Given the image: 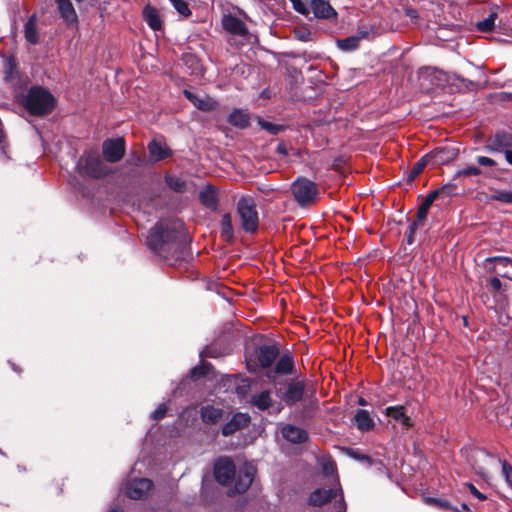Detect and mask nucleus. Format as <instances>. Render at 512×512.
Here are the masks:
<instances>
[{
	"instance_id": "1",
	"label": "nucleus",
	"mask_w": 512,
	"mask_h": 512,
	"mask_svg": "<svg viewBox=\"0 0 512 512\" xmlns=\"http://www.w3.org/2000/svg\"><path fill=\"white\" fill-rule=\"evenodd\" d=\"M176 239L175 228L168 223L158 222L150 230L147 244L151 250L172 264L183 257V252H178L179 245L176 243Z\"/></svg>"
},
{
	"instance_id": "2",
	"label": "nucleus",
	"mask_w": 512,
	"mask_h": 512,
	"mask_svg": "<svg viewBox=\"0 0 512 512\" xmlns=\"http://www.w3.org/2000/svg\"><path fill=\"white\" fill-rule=\"evenodd\" d=\"M55 105L53 95L42 87L29 89L23 99V106L32 115L43 116L52 111Z\"/></svg>"
},
{
	"instance_id": "3",
	"label": "nucleus",
	"mask_w": 512,
	"mask_h": 512,
	"mask_svg": "<svg viewBox=\"0 0 512 512\" xmlns=\"http://www.w3.org/2000/svg\"><path fill=\"white\" fill-rule=\"evenodd\" d=\"M332 499H336L334 502L335 512H345L346 503L343 498V491L340 485L339 479L334 478V483H331L329 488L322 487L314 490L309 496V504L312 506L320 507Z\"/></svg>"
},
{
	"instance_id": "4",
	"label": "nucleus",
	"mask_w": 512,
	"mask_h": 512,
	"mask_svg": "<svg viewBox=\"0 0 512 512\" xmlns=\"http://www.w3.org/2000/svg\"><path fill=\"white\" fill-rule=\"evenodd\" d=\"M295 201L302 207L311 205L319 195V189L313 181L299 177L291 185Z\"/></svg>"
},
{
	"instance_id": "5",
	"label": "nucleus",
	"mask_w": 512,
	"mask_h": 512,
	"mask_svg": "<svg viewBox=\"0 0 512 512\" xmlns=\"http://www.w3.org/2000/svg\"><path fill=\"white\" fill-rule=\"evenodd\" d=\"M237 213L241 219V226L246 232H255L258 228V212L256 203L250 196H242L237 203Z\"/></svg>"
},
{
	"instance_id": "6",
	"label": "nucleus",
	"mask_w": 512,
	"mask_h": 512,
	"mask_svg": "<svg viewBox=\"0 0 512 512\" xmlns=\"http://www.w3.org/2000/svg\"><path fill=\"white\" fill-rule=\"evenodd\" d=\"M78 168L81 174L92 178H101L111 172V169L95 152L88 153L80 158Z\"/></svg>"
},
{
	"instance_id": "7",
	"label": "nucleus",
	"mask_w": 512,
	"mask_h": 512,
	"mask_svg": "<svg viewBox=\"0 0 512 512\" xmlns=\"http://www.w3.org/2000/svg\"><path fill=\"white\" fill-rule=\"evenodd\" d=\"M486 149L489 152L503 153L507 163L512 166V134H495L487 140Z\"/></svg>"
},
{
	"instance_id": "8",
	"label": "nucleus",
	"mask_w": 512,
	"mask_h": 512,
	"mask_svg": "<svg viewBox=\"0 0 512 512\" xmlns=\"http://www.w3.org/2000/svg\"><path fill=\"white\" fill-rule=\"evenodd\" d=\"M420 86L428 90L430 86H441L447 81L446 74L432 67H424L418 71Z\"/></svg>"
},
{
	"instance_id": "9",
	"label": "nucleus",
	"mask_w": 512,
	"mask_h": 512,
	"mask_svg": "<svg viewBox=\"0 0 512 512\" xmlns=\"http://www.w3.org/2000/svg\"><path fill=\"white\" fill-rule=\"evenodd\" d=\"M102 151L108 162H118L125 154V141L121 137L105 140L102 145Z\"/></svg>"
},
{
	"instance_id": "10",
	"label": "nucleus",
	"mask_w": 512,
	"mask_h": 512,
	"mask_svg": "<svg viewBox=\"0 0 512 512\" xmlns=\"http://www.w3.org/2000/svg\"><path fill=\"white\" fill-rule=\"evenodd\" d=\"M235 465L229 458H220L215 462L214 475L222 485H228L235 476Z\"/></svg>"
},
{
	"instance_id": "11",
	"label": "nucleus",
	"mask_w": 512,
	"mask_h": 512,
	"mask_svg": "<svg viewBox=\"0 0 512 512\" xmlns=\"http://www.w3.org/2000/svg\"><path fill=\"white\" fill-rule=\"evenodd\" d=\"M152 487V481L147 478L134 479L126 484L125 493L129 498L138 500L147 496Z\"/></svg>"
},
{
	"instance_id": "12",
	"label": "nucleus",
	"mask_w": 512,
	"mask_h": 512,
	"mask_svg": "<svg viewBox=\"0 0 512 512\" xmlns=\"http://www.w3.org/2000/svg\"><path fill=\"white\" fill-rule=\"evenodd\" d=\"M294 368L293 358L285 354L276 363L275 367L266 371L265 376L272 382L276 380L277 375L292 374Z\"/></svg>"
},
{
	"instance_id": "13",
	"label": "nucleus",
	"mask_w": 512,
	"mask_h": 512,
	"mask_svg": "<svg viewBox=\"0 0 512 512\" xmlns=\"http://www.w3.org/2000/svg\"><path fill=\"white\" fill-rule=\"evenodd\" d=\"M256 469L251 464L244 465L238 472L234 490L237 493H244L252 484Z\"/></svg>"
},
{
	"instance_id": "14",
	"label": "nucleus",
	"mask_w": 512,
	"mask_h": 512,
	"mask_svg": "<svg viewBox=\"0 0 512 512\" xmlns=\"http://www.w3.org/2000/svg\"><path fill=\"white\" fill-rule=\"evenodd\" d=\"M305 390L303 381H291L286 391L282 394L281 398L286 405L291 406L302 400Z\"/></svg>"
},
{
	"instance_id": "15",
	"label": "nucleus",
	"mask_w": 512,
	"mask_h": 512,
	"mask_svg": "<svg viewBox=\"0 0 512 512\" xmlns=\"http://www.w3.org/2000/svg\"><path fill=\"white\" fill-rule=\"evenodd\" d=\"M279 356V349L275 345H267L259 348L258 362L263 369H272V364Z\"/></svg>"
},
{
	"instance_id": "16",
	"label": "nucleus",
	"mask_w": 512,
	"mask_h": 512,
	"mask_svg": "<svg viewBox=\"0 0 512 512\" xmlns=\"http://www.w3.org/2000/svg\"><path fill=\"white\" fill-rule=\"evenodd\" d=\"M281 433L285 440L294 444L304 443L308 439V433L304 429L292 424L284 425Z\"/></svg>"
},
{
	"instance_id": "17",
	"label": "nucleus",
	"mask_w": 512,
	"mask_h": 512,
	"mask_svg": "<svg viewBox=\"0 0 512 512\" xmlns=\"http://www.w3.org/2000/svg\"><path fill=\"white\" fill-rule=\"evenodd\" d=\"M148 151L153 162L164 160L172 155V151L160 139H153L148 144Z\"/></svg>"
},
{
	"instance_id": "18",
	"label": "nucleus",
	"mask_w": 512,
	"mask_h": 512,
	"mask_svg": "<svg viewBox=\"0 0 512 512\" xmlns=\"http://www.w3.org/2000/svg\"><path fill=\"white\" fill-rule=\"evenodd\" d=\"M250 422V417L244 413L235 414L232 419L222 427V434L230 436L241 428L246 427Z\"/></svg>"
},
{
	"instance_id": "19",
	"label": "nucleus",
	"mask_w": 512,
	"mask_h": 512,
	"mask_svg": "<svg viewBox=\"0 0 512 512\" xmlns=\"http://www.w3.org/2000/svg\"><path fill=\"white\" fill-rule=\"evenodd\" d=\"M223 27L226 31L239 36H245L248 33L244 22L234 16L225 17L223 19Z\"/></svg>"
},
{
	"instance_id": "20",
	"label": "nucleus",
	"mask_w": 512,
	"mask_h": 512,
	"mask_svg": "<svg viewBox=\"0 0 512 512\" xmlns=\"http://www.w3.org/2000/svg\"><path fill=\"white\" fill-rule=\"evenodd\" d=\"M311 9L315 17L328 19L335 14L334 9L328 1L325 0H312Z\"/></svg>"
},
{
	"instance_id": "21",
	"label": "nucleus",
	"mask_w": 512,
	"mask_h": 512,
	"mask_svg": "<svg viewBox=\"0 0 512 512\" xmlns=\"http://www.w3.org/2000/svg\"><path fill=\"white\" fill-rule=\"evenodd\" d=\"M271 395L272 392L270 390H263L259 393H256L251 397V404L257 407L259 410H267L274 403Z\"/></svg>"
},
{
	"instance_id": "22",
	"label": "nucleus",
	"mask_w": 512,
	"mask_h": 512,
	"mask_svg": "<svg viewBox=\"0 0 512 512\" xmlns=\"http://www.w3.org/2000/svg\"><path fill=\"white\" fill-rule=\"evenodd\" d=\"M143 16L151 29L160 30L162 28V20L159 11L155 7L147 5L143 10Z\"/></svg>"
},
{
	"instance_id": "23",
	"label": "nucleus",
	"mask_w": 512,
	"mask_h": 512,
	"mask_svg": "<svg viewBox=\"0 0 512 512\" xmlns=\"http://www.w3.org/2000/svg\"><path fill=\"white\" fill-rule=\"evenodd\" d=\"M57 7L61 17L69 24L77 21V14L70 0H57Z\"/></svg>"
},
{
	"instance_id": "24",
	"label": "nucleus",
	"mask_w": 512,
	"mask_h": 512,
	"mask_svg": "<svg viewBox=\"0 0 512 512\" xmlns=\"http://www.w3.org/2000/svg\"><path fill=\"white\" fill-rule=\"evenodd\" d=\"M36 15L33 14L30 16V18L27 20V22L24 25V37L27 42L30 44H37L39 42V33L36 25Z\"/></svg>"
},
{
	"instance_id": "25",
	"label": "nucleus",
	"mask_w": 512,
	"mask_h": 512,
	"mask_svg": "<svg viewBox=\"0 0 512 512\" xmlns=\"http://www.w3.org/2000/svg\"><path fill=\"white\" fill-rule=\"evenodd\" d=\"M222 410L212 405H206L201 408V418L205 423L216 424L222 418Z\"/></svg>"
},
{
	"instance_id": "26",
	"label": "nucleus",
	"mask_w": 512,
	"mask_h": 512,
	"mask_svg": "<svg viewBox=\"0 0 512 512\" xmlns=\"http://www.w3.org/2000/svg\"><path fill=\"white\" fill-rule=\"evenodd\" d=\"M199 199L203 205L208 208L216 209L217 206V193L216 189L208 185L200 193Z\"/></svg>"
},
{
	"instance_id": "27",
	"label": "nucleus",
	"mask_w": 512,
	"mask_h": 512,
	"mask_svg": "<svg viewBox=\"0 0 512 512\" xmlns=\"http://www.w3.org/2000/svg\"><path fill=\"white\" fill-rule=\"evenodd\" d=\"M438 198V192H430L423 200L421 205L418 207L416 214V221L423 222L428 214V210L432 203Z\"/></svg>"
},
{
	"instance_id": "28",
	"label": "nucleus",
	"mask_w": 512,
	"mask_h": 512,
	"mask_svg": "<svg viewBox=\"0 0 512 512\" xmlns=\"http://www.w3.org/2000/svg\"><path fill=\"white\" fill-rule=\"evenodd\" d=\"M354 423L357 428L362 431H368L374 426V421L366 410L357 411L356 415L354 416Z\"/></svg>"
},
{
	"instance_id": "29",
	"label": "nucleus",
	"mask_w": 512,
	"mask_h": 512,
	"mask_svg": "<svg viewBox=\"0 0 512 512\" xmlns=\"http://www.w3.org/2000/svg\"><path fill=\"white\" fill-rule=\"evenodd\" d=\"M184 95L193 103L196 108L200 110L209 111L213 108V103L209 98H200L198 95L188 90H184Z\"/></svg>"
},
{
	"instance_id": "30",
	"label": "nucleus",
	"mask_w": 512,
	"mask_h": 512,
	"mask_svg": "<svg viewBox=\"0 0 512 512\" xmlns=\"http://www.w3.org/2000/svg\"><path fill=\"white\" fill-rule=\"evenodd\" d=\"M229 123L238 128L249 126V115L244 110L235 109L229 116Z\"/></svg>"
},
{
	"instance_id": "31",
	"label": "nucleus",
	"mask_w": 512,
	"mask_h": 512,
	"mask_svg": "<svg viewBox=\"0 0 512 512\" xmlns=\"http://www.w3.org/2000/svg\"><path fill=\"white\" fill-rule=\"evenodd\" d=\"M386 414L400 421L406 427L411 426L410 418L405 414L403 406H391L386 408Z\"/></svg>"
},
{
	"instance_id": "32",
	"label": "nucleus",
	"mask_w": 512,
	"mask_h": 512,
	"mask_svg": "<svg viewBox=\"0 0 512 512\" xmlns=\"http://www.w3.org/2000/svg\"><path fill=\"white\" fill-rule=\"evenodd\" d=\"M488 262H495L496 265L493 267V268H490V272L491 273H497L498 275H500L501 277H505V278H508L510 280H512V275L508 274V273H501L498 271L497 267L498 266H508V265H512V261L507 258V257H500V256H497V257H490V258H487Z\"/></svg>"
},
{
	"instance_id": "33",
	"label": "nucleus",
	"mask_w": 512,
	"mask_h": 512,
	"mask_svg": "<svg viewBox=\"0 0 512 512\" xmlns=\"http://www.w3.org/2000/svg\"><path fill=\"white\" fill-rule=\"evenodd\" d=\"M221 233L225 239H230L233 236L232 217L229 213L223 215L221 219Z\"/></svg>"
},
{
	"instance_id": "34",
	"label": "nucleus",
	"mask_w": 512,
	"mask_h": 512,
	"mask_svg": "<svg viewBox=\"0 0 512 512\" xmlns=\"http://www.w3.org/2000/svg\"><path fill=\"white\" fill-rule=\"evenodd\" d=\"M496 19L497 13L491 12L487 18H485L482 21H479L476 27L481 32H489L494 28Z\"/></svg>"
},
{
	"instance_id": "35",
	"label": "nucleus",
	"mask_w": 512,
	"mask_h": 512,
	"mask_svg": "<svg viewBox=\"0 0 512 512\" xmlns=\"http://www.w3.org/2000/svg\"><path fill=\"white\" fill-rule=\"evenodd\" d=\"M427 162V157H423L413 165V167L411 168L407 175V180L409 183L414 181V179L423 171V169L427 165Z\"/></svg>"
},
{
	"instance_id": "36",
	"label": "nucleus",
	"mask_w": 512,
	"mask_h": 512,
	"mask_svg": "<svg viewBox=\"0 0 512 512\" xmlns=\"http://www.w3.org/2000/svg\"><path fill=\"white\" fill-rule=\"evenodd\" d=\"M257 122L262 129L266 130L271 135H277L284 130V126L274 124L272 122L263 120L262 118H258Z\"/></svg>"
},
{
	"instance_id": "37",
	"label": "nucleus",
	"mask_w": 512,
	"mask_h": 512,
	"mask_svg": "<svg viewBox=\"0 0 512 512\" xmlns=\"http://www.w3.org/2000/svg\"><path fill=\"white\" fill-rule=\"evenodd\" d=\"M359 38L358 37H348L342 40H338V47L344 51H353L359 46Z\"/></svg>"
},
{
	"instance_id": "38",
	"label": "nucleus",
	"mask_w": 512,
	"mask_h": 512,
	"mask_svg": "<svg viewBox=\"0 0 512 512\" xmlns=\"http://www.w3.org/2000/svg\"><path fill=\"white\" fill-rule=\"evenodd\" d=\"M167 185L174 190L175 192H184L187 189L186 182L179 177H167L166 178Z\"/></svg>"
},
{
	"instance_id": "39",
	"label": "nucleus",
	"mask_w": 512,
	"mask_h": 512,
	"mask_svg": "<svg viewBox=\"0 0 512 512\" xmlns=\"http://www.w3.org/2000/svg\"><path fill=\"white\" fill-rule=\"evenodd\" d=\"M175 10L182 16L188 17L191 15L188 3L184 0H170Z\"/></svg>"
},
{
	"instance_id": "40",
	"label": "nucleus",
	"mask_w": 512,
	"mask_h": 512,
	"mask_svg": "<svg viewBox=\"0 0 512 512\" xmlns=\"http://www.w3.org/2000/svg\"><path fill=\"white\" fill-rule=\"evenodd\" d=\"M457 187L453 183H447L443 185L440 189L434 190L433 192H438V197H450L456 194Z\"/></svg>"
},
{
	"instance_id": "41",
	"label": "nucleus",
	"mask_w": 512,
	"mask_h": 512,
	"mask_svg": "<svg viewBox=\"0 0 512 512\" xmlns=\"http://www.w3.org/2000/svg\"><path fill=\"white\" fill-rule=\"evenodd\" d=\"M491 199L503 203H512V191H498L491 195Z\"/></svg>"
},
{
	"instance_id": "42",
	"label": "nucleus",
	"mask_w": 512,
	"mask_h": 512,
	"mask_svg": "<svg viewBox=\"0 0 512 512\" xmlns=\"http://www.w3.org/2000/svg\"><path fill=\"white\" fill-rule=\"evenodd\" d=\"M289 2L291 3L293 9L296 12L304 16H307L309 14L308 6L302 0H289Z\"/></svg>"
},
{
	"instance_id": "43",
	"label": "nucleus",
	"mask_w": 512,
	"mask_h": 512,
	"mask_svg": "<svg viewBox=\"0 0 512 512\" xmlns=\"http://www.w3.org/2000/svg\"><path fill=\"white\" fill-rule=\"evenodd\" d=\"M322 470L324 472V474L326 476H331L332 477V481L331 483H334V478L336 477L337 479L338 476L335 475V472H336V466L333 462L331 461H327V462H324L323 465H322Z\"/></svg>"
},
{
	"instance_id": "44",
	"label": "nucleus",
	"mask_w": 512,
	"mask_h": 512,
	"mask_svg": "<svg viewBox=\"0 0 512 512\" xmlns=\"http://www.w3.org/2000/svg\"><path fill=\"white\" fill-rule=\"evenodd\" d=\"M502 473L506 482L512 488V466L507 461L502 462Z\"/></svg>"
},
{
	"instance_id": "45",
	"label": "nucleus",
	"mask_w": 512,
	"mask_h": 512,
	"mask_svg": "<svg viewBox=\"0 0 512 512\" xmlns=\"http://www.w3.org/2000/svg\"><path fill=\"white\" fill-rule=\"evenodd\" d=\"M480 174H481V170L479 168L470 166V167H467V168L457 171V173L455 174V178L460 177V176L480 175Z\"/></svg>"
},
{
	"instance_id": "46",
	"label": "nucleus",
	"mask_w": 512,
	"mask_h": 512,
	"mask_svg": "<svg viewBox=\"0 0 512 512\" xmlns=\"http://www.w3.org/2000/svg\"><path fill=\"white\" fill-rule=\"evenodd\" d=\"M419 224H421V222L414 220V221L410 224V226H409V228H408L407 242H408V244H410V245H411V244L413 243V241H414L413 236H414V234H415L416 230L418 229Z\"/></svg>"
},
{
	"instance_id": "47",
	"label": "nucleus",
	"mask_w": 512,
	"mask_h": 512,
	"mask_svg": "<svg viewBox=\"0 0 512 512\" xmlns=\"http://www.w3.org/2000/svg\"><path fill=\"white\" fill-rule=\"evenodd\" d=\"M168 408L165 404H160L156 410L152 413V418L155 419V420H160L162 419L166 412H167Z\"/></svg>"
},
{
	"instance_id": "48",
	"label": "nucleus",
	"mask_w": 512,
	"mask_h": 512,
	"mask_svg": "<svg viewBox=\"0 0 512 512\" xmlns=\"http://www.w3.org/2000/svg\"><path fill=\"white\" fill-rule=\"evenodd\" d=\"M429 501L431 503H434L435 505H437L438 507L444 509V510H452V511H457L456 508L452 507L449 502L445 501V500H440V499H434V498H431L429 499Z\"/></svg>"
},
{
	"instance_id": "49",
	"label": "nucleus",
	"mask_w": 512,
	"mask_h": 512,
	"mask_svg": "<svg viewBox=\"0 0 512 512\" xmlns=\"http://www.w3.org/2000/svg\"><path fill=\"white\" fill-rule=\"evenodd\" d=\"M476 160H477V163L482 166L492 167V166L496 165L495 160H493L492 158L486 157V156H478Z\"/></svg>"
},
{
	"instance_id": "50",
	"label": "nucleus",
	"mask_w": 512,
	"mask_h": 512,
	"mask_svg": "<svg viewBox=\"0 0 512 512\" xmlns=\"http://www.w3.org/2000/svg\"><path fill=\"white\" fill-rule=\"evenodd\" d=\"M467 485H468L469 490L472 493V495L475 496L477 499H479L481 501L487 499V497L483 493H481L473 484H467Z\"/></svg>"
},
{
	"instance_id": "51",
	"label": "nucleus",
	"mask_w": 512,
	"mask_h": 512,
	"mask_svg": "<svg viewBox=\"0 0 512 512\" xmlns=\"http://www.w3.org/2000/svg\"><path fill=\"white\" fill-rule=\"evenodd\" d=\"M490 285L495 292L500 291L502 288V283L498 277L491 278Z\"/></svg>"
},
{
	"instance_id": "52",
	"label": "nucleus",
	"mask_w": 512,
	"mask_h": 512,
	"mask_svg": "<svg viewBox=\"0 0 512 512\" xmlns=\"http://www.w3.org/2000/svg\"><path fill=\"white\" fill-rule=\"evenodd\" d=\"M475 457L477 460H486V459H490L491 455L489 453H487L486 451H478L476 453Z\"/></svg>"
},
{
	"instance_id": "53",
	"label": "nucleus",
	"mask_w": 512,
	"mask_h": 512,
	"mask_svg": "<svg viewBox=\"0 0 512 512\" xmlns=\"http://www.w3.org/2000/svg\"><path fill=\"white\" fill-rule=\"evenodd\" d=\"M473 468H474L475 472L481 476H485L487 473V470L484 466L477 465L476 463L473 464Z\"/></svg>"
},
{
	"instance_id": "54",
	"label": "nucleus",
	"mask_w": 512,
	"mask_h": 512,
	"mask_svg": "<svg viewBox=\"0 0 512 512\" xmlns=\"http://www.w3.org/2000/svg\"><path fill=\"white\" fill-rule=\"evenodd\" d=\"M276 150L279 154H282L284 156L288 154V149L285 143H279Z\"/></svg>"
},
{
	"instance_id": "55",
	"label": "nucleus",
	"mask_w": 512,
	"mask_h": 512,
	"mask_svg": "<svg viewBox=\"0 0 512 512\" xmlns=\"http://www.w3.org/2000/svg\"><path fill=\"white\" fill-rule=\"evenodd\" d=\"M310 35L311 33L309 31L297 32V37L303 41L309 40Z\"/></svg>"
},
{
	"instance_id": "56",
	"label": "nucleus",
	"mask_w": 512,
	"mask_h": 512,
	"mask_svg": "<svg viewBox=\"0 0 512 512\" xmlns=\"http://www.w3.org/2000/svg\"><path fill=\"white\" fill-rule=\"evenodd\" d=\"M202 375H204V371H203L202 368L196 367V368H194L192 370V377L193 378H197L198 376H202Z\"/></svg>"
},
{
	"instance_id": "57",
	"label": "nucleus",
	"mask_w": 512,
	"mask_h": 512,
	"mask_svg": "<svg viewBox=\"0 0 512 512\" xmlns=\"http://www.w3.org/2000/svg\"><path fill=\"white\" fill-rule=\"evenodd\" d=\"M4 139H5L4 132L2 131V129H0V146L2 149H3L2 143H3Z\"/></svg>"
},
{
	"instance_id": "58",
	"label": "nucleus",
	"mask_w": 512,
	"mask_h": 512,
	"mask_svg": "<svg viewBox=\"0 0 512 512\" xmlns=\"http://www.w3.org/2000/svg\"><path fill=\"white\" fill-rule=\"evenodd\" d=\"M461 508H462V510H463L464 512H468V511H469V507H468V506H467V504H465V503H462Z\"/></svg>"
},
{
	"instance_id": "59",
	"label": "nucleus",
	"mask_w": 512,
	"mask_h": 512,
	"mask_svg": "<svg viewBox=\"0 0 512 512\" xmlns=\"http://www.w3.org/2000/svg\"><path fill=\"white\" fill-rule=\"evenodd\" d=\"M359 405L361 406H365L367 405V402L363 399V398H360L359 401H358Z\"/></svg>"
},
{
	"instance_id": "60",
	"label": "nucleus",
	"mask_w": 512,
	"mask_h": 512,
	"mask_svg": "<svg viewBox=\"0 0 512 512\" xmlns=\"http://www.w3.org/2000/svg\"><path fill=\"white\" fill-rule=\"evenodd\" d=\"M407 15L410 16V17H414L415 16V12L413 10H408L407 11Z\"/></svg>"
},
{
	"instance_id": "61",
	"label": "nucleus",
	"mask_w": 512,
	"mask_h": 512,
	"mask_svg": "<svg viewBox=\"0 0 512 512\" xmlns=\"http://www.w3.org/2000/svg\"><path fill=\"white\" fill-rule=\"evenodd\" d=\"M110 512H122V511H121V509L115 508V509H112Z\"/></svg>"
},
{
	"instance_id": "62",
	"label": "nucleus",
	"mask_w": 512,
	"mask_h": 512,
	"mask_svg": "<svg viewBox=\"0 0 512 512\" xmlns=\"http://www.w3.org/2000/svg\"><path fill=\"white\" fill-rule=\"evenodd\" d=\"M361 459H367L368 460L369 457L368 456H362Z\"/></svg>"
}]
</instances>
